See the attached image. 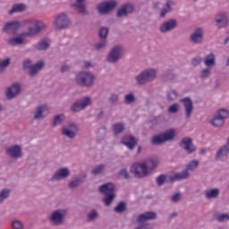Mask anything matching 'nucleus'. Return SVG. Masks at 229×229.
I'll return each instance as SVG.
<instances>
[{"instance_id": "nucleus-32", "label": "nucleus", "mask_w": 229, "mask_h": 229, "mask_svg": "<svg viewBox=\"0 0 229 229\" xmlns=\"http://www.w3.org/2000/svg\"><path fill=\"white\" fill-rule=\"evenodd\" d=\"M205 197L207 199H216V198H219V189L206 190Z\"/></svg>"}, {"instance_id": "nucleus-10", "label": "nucleus", "mask_w": 229, "mask_h": 229, "mask_svg": "<svg viewBox=\"0 0 229 229\" xmlns=\"http://www.w3.org/2000/svg\"><path fill=\"white\" fill-rule=\"evenodd\" d=\"M131 173L134 178H146L148 176L146 163H134L131 167Z\"/></svg>"}, {"instance_id": "nucleus-20", "label": "nucleus", "mask_w": 229, "mask_h": 229, "mask_svg": "<svg viewBox=\"0 0 229 229\" xmlns=\"http://www.w3.org/2000/svg\"><path fill=\"white\" fill-rule=\"evenodd\" d=\"M43 30H46V25H44V23L41 21V23L28 27L27 32H24L23 36L35 37V35H38V33H41Z\"/></svg>"}, {"instance_id": "nucleus-55", "label": "nucleus", "mask_w": 229, "mask_h": 229, "mask_svg": "<svg viewBox=\"0 0 229 229\" xmlns=\"http://www.w3.org/2000/svg\"><path fill=\"white\" fill-rule=\"evenodd\" d=\"M181 199H182V193L180 191L174 193L171 197L172 203H178V202H180Z\"/></svg>"}, {"instance_id": "nucleus-2", "label": "nucleus", "mask_w": 229, "mask_h": 229, "mask_svg": "<svg viewBox=\"0 0 229 229\" xmlns=\"http://www.w3.org/2000/svg\"><path fill=\"white\" fill-rule=\"evenodd\" d=\"M98 191L101 194H105V198L103 199V202L106 207H110L115 199V186L112 182H106L98 187Z\"/></svg>"}, {"instance_id": "nucleus-25", "label": "nucleus", "mask_w": 229, "mask_h": 229, "mask_svg": "<svg viewBox=\"0 0 229 229\" xmlns=\"http://www.w3.org/2000/svg\"><path fill=\"white\" fill-rule=\"evenodd\" d=\"M122 144L126 146L131 151H133V148L137 146V140H135L133 136H125L122 140Z\"/></svg>"}, {"instance_id": "nucleus-35", "label": "nucleus", "mask_w": 229, "mask_h": 229, "mask_svg": "<svg viewBox=\"0 0 229 229\" xmlns=\"http://www.w3.org/2000/svg\"><path fill=\"white\" fill-rule=\"evenodd\" d=\"M227 155H229V146L224 145L222 146L218 151L216 152V159L218 160V158H223V157H227Z\"/></svg>"}, {"instance_id": "nucleus-56", "label": "nucleus", "mask_w": 229, "mask_h": 229, "mask_svg": "<svg viewBox=\"0 0 229 229\" xmlns=\"http://www.w3.org/2000/svg\"><path fill=\"white\" fill-rule=\"evenodd\" d=\"M11 225L13 229H23L24 228V225H22V222H21L19 220L13 221Z\"/></svg>"}, {"instance_id": "nucleus-7", "label": "nucleus", "mask_w": 229, "mask_h": 229, "mask_svg": "<svg viewBox=\"0 0 229 229\" xmlns=\"http://www.w3.org/2000/svg\"><path fill=\"white\" fill-rule=\"evenodd\" d=\"M65 216H67V209H56L49 215L48 219L55 226H60L64 225Z\"/></svg>"}, {"instance_id": "nucleus-39", "label": "nucleus", "mask_w": 229, "mask_h": 229, "mask_svg": "<svg viewBox=\"0 0 229 229\" xmlns=\"http://www.w3.org/2000/svg\"><path fill=\"white\" fill-rule=\"evenodd\" d=\"M126 210H128V208H126V203L124 201L118 202L114 207V212H117V214H123L126 212Z\"/></svg>"}, {"instance_id": "nucleus-37", "label": "nucleus", "mask_w": 229, "mask_h": 229, "mask_svg": "<svg viewBox=\"0 0 229 229\" xmlns=\"http://www.w3.org/2000/svg\"><path fill=\"white\" fill-rule=\"evenodd\" d=\"M98 217H99V213L98 212L97 209H91L87 214V221H88V223H91L92 221H96Z\"/></svg>"}, {"instance_id": "nucleus-64", "label": "nucleus", "mask_w": 229, "mask_h": 229, "mask_svg": "<svg viewBox=\"0 0 229 229\" xmlns=\"http://www.w3.org/2000/svg\"><path fill=\"white\" fill-rule=\"evenodd\" d=\"M160 2H156V3H154V4H153V8H154V10H160Z\"/></svg>"}, {"instance_id": "nucleus-47", "label": "nucleus", "mask_w": 229, "mask_h": 229, "mask_svg": "<svg viewBox=\"0 0 229 229\" xmlns=\"http://www.w3.org/2000/svg\"><path fill=\"white\" fill-rule=\"evenodd\" d=\"M135 101H136L135 95L133 93H130L125 95L123 103L125 105H131L135 103Z\"/></svg>"}, {"instance_id": "nucleus-46", "label": "nucleus", "mask_w": 229, "mask_h": 229, "mask_svg": "<svg viewBox=\"0 0 229 229\" xmlns=\"http://www.w3.org/2000/svg\"><path fill=\"white\" fill-rule=\"evenodd\" d=\"M165 141L164 140V138L161 135H155L152 137V144L155 146H162Z\"/></svg>"}, {"instance_id": "nucleus-42", "label": "nucleus", "mask_w": 229, "mask_h": 229, "mask_svg": "<svg viewBox=\"0 0 229 229\" xmlns=\"http://www.w3.org/2000/svg\"><path fill=\"white\" fill-rule=\"evenodd\" d=\"M109 31L110 30L106 27L100 28V30L98 31V37H99L100 40H107L106 38H108Z\"/></svg>"}, {"instance_id": "nucleus-54", "label": "nucleus", "mask_w": 229, "mask_h": 229, "mask_svg": "<svg viewBox=\"0 0 229 229\" xmlns=\"http://www.w3.org/2000/svg\"><path fill=\"white\" fill-rule=\"evenodd\" d=\"M218 223H225V221H229L228 214L216 215Z\"/></svg>"}, {"instance_id": "nucleus-23", "label": "nucleus", "mask_w": 229, "mask_h": 229, "mask_svg": "<svg viewBox=\"0 0 229 229\" xmlns=\"http://www.w3.org/2000/svg\"><path fill=\"white\" fill-rule=\"evenodd\" d=\"M155 219H157V212L147 211L138 216L137 223H146V221H155Z\"/></svg>"}, {"instance_id": "nucleus-28", "label": "nucleus", "mask_w": 229, "mask_h": 229, "mask_svg": "<svg viewBox=\"0 0 229 229\" xmlns=\"http://www.w3.org/2000/svg\"><path fill=\"white\" fill-rule=\"evenodd\" d=\"M175 136L176 131H174V129H169L161 133V137H163V140H165V142H171V140H174Z\"/></svg>"}, {"instance_id": "nucleus-45", "label": "nucleus", "mask_w": 229, "mask_h": 229, "mask_svg": "<svg viewBox=\"0 0 229 229\" xmlns=\"http://www.w3.org/2000/svg\"><path fill=\"white\" fill-rule=\"evenodd\" d=\"M103 171H105V164H100L91 170V174L98 176V174H102Z\"/></svg>"}, {"instance_id": "nucleus-27", "label": "nucleus", "mask_w": 229, "mask_h": 229, "mask_svg": "<svg viewBox=\"0 0 229 229\" xmlns=\"http://www.w3.org/2000/svg\"><path fill=\"white\" fill-rule=\"evenodd\" d=\"M85 178H87L86 174L80 175V177L75 176L74 179L68 183L69 189H76V187H79L81 183H83V180H85Z\"/></svg>"}, {"instance_id": "nucleus-33", "label": "nucleus", "mask_w": 229, "mask_h": 229, "mask_svg": "<svg viewBox=\"0 0 229 229\" xmlns=\"http://www.w3.org/2000/svg\"><path fill=\"white\" fill-rule=\"evenodd\" d=\"M21 12H26V4H13L12 9L9 11V14L18 13Z\"/></svg>"}, {"instance_id": "nucleus-58", "label": "nucleus", "mask_w": 229, "mask_h": 229, "mask_svg": "<svg viewBox=\"0 0 229 229\" xmlns=\"http://www.w3.org/2000/svg\"><path fill=\"white\" fill-rule=\"evenodd\" d=\"M119 176H122V178H124V180H128L130 178V174H128V170L126 168H123L118 173Z\"/></svg>"}, {"instance_id": "nucleus-3", "label": "nucleus", "mask_w": 229, "mask_h": 229, "mask_svg": "<svg viewBox=\"0 0 229 229\" xmlns=\"http://www.w3.org/2000/svg\"><path fill=\"white\" fill-rule=\"evenodd\" d=\"M94 80H96V75L91 72H81L75 77V81L80 85V87H86L90 89L94 85Z\"/></svg>"}, {"instance_id": "nucleus-36", "label": "nucleus", "mask_w": 229, "mask_h": 229, "mask_svg": "<svg viewBox=\"0 0 229 229\" xmlns=\"http://www.w3.org/2000/svg\"><path fill=\"white\" fill-rule=\"evenodd\" d=\"M7 43L9 44V46H22V44H24V38L18 37V38H9V39L7 40Z\"/></svg>"}, {"instance_id": "nucleus-21", "label": "nucleus", "mask_w": 229, "mask_h": 229, "mask_svg": "<svg viewBox=\"0 0 229 229\" xmlns=\"http://www.w3.org/2000/svg\"><path fill=\"white\" fill-rule=\"evenodd\" d=\"M6 153L11 158H21L22 157V146L13 145L6 148Z\"/></svg>"}, {"instance_id": "nucleus-13", "label": "nucleus", "mask_w": 229, "mask_h": 229, "mask_svg": "<svg viewBox=\"0 0 229 229\" xmlns=\"http://www.w3.org/2000/svg\"><path fill=\"white\" fill-rule=\"evenodd\" d=\"M216 27L217 30H225L229 26V16L226 13L216 14L215 18Z\"/></svg>"}, {"instance_id": "nucleus-38", "label": "nucleus", "mask_w": 229, "mask_h": 229, "mask_svg": "<svg viewBox=\"0 0 229 229\" xmlns=\"http://www.w3.org/2000/svg\"><path fill=\"white\" fill-rule=\"evenodd\" d=\"M62 135L67 137V139H74V137H76V131H71V129L67 127H63Z\"/></svg>"}, {"instance_id": "nucleus-19", "label": "nucleus", "mask_w": 229, "mask_h": 229, "mask_svg": "<svg viewBox=\"0 0 229 229\" xmlns=\"http://www.w3.org/2000/svg\"><path fill=\"white\" fill-rule=\"evenodd\" d=\"M19 94H21V84L13 83L6 89L5 98L6 99H15Z\"/></svg>"}, {"instance_id": "nucleus-40", "label": "nucleus", "mask_w": 229, "mask_h": 229, "mask_svg": "<svg viewBox=\"0 0 229 229\" xmlns=\"http://www.w3.org/2000/svg\"><path fill=\"white\" fill-rule=\"evenodd\" d=\"M64 121H65V115L64 114H56L54 117V121L52 123L53 128H55V126H58V124H62V123H64Z\"/></svg>"}, {"instance_id": "nucleus-52", "label": "nucleus", "mask_w": 229, "mask_h": 229, "mask_svg": "<svg viewBox=\"0 0 229 229\" xmlns=\"http://www.w3.org/2000/svg\"><path fill=\"white\" fill-rule=\"evenodd\" d=\"M108 101L109 103H111V105H115V103L119 102V95L115 93H111L109 95Z\"/></svg>"}, {"instance_id": "nucleus-29", "label": "nucleus", "mask_w": 229, "mask_h": 229, "mask_svg": "<svg viewBox=\"0 0 229 229\" xmlns=\"http://www.w3.org/2000/svg\"><path fill=\"white\" fill-rule=\"evenodd\" d=\"M204 65H206V67L208 69H212V67L216 65V55L214 53L206 55V58L204 59Z\"/></svg>"}, {"instance_id": "nucleus-57", "label": "nucleus", "mask_w": 229, "mask_h": 229, "mask_svg": "<svg viewBox=\"0 0 229 229\" xmlns=\"http://www.w3.org/2000/svg\"><path fill=\"white\" fill-rule=\"evenodd\" d=\"M208 76H210V68L203 69L200 72V78L202 80H207V78H208Z\"/></svg>"}, {"instance_id": "nucleus-53", "label": "nucleus", "mask_w": 229, "mask_h": 229, "mask_svg": "<svg viewBox=\"0 0 229 229\" xmlns=\"http://www.w3.org/2000/svg\"><path fill=\"white\" fill-rule=\"evenodd\" d=\"M41 22L42 21H40L29 19V20H25L23 21V24H24V26H28V28H30V26H35L37 24H40Z\"/></svg>"}, {"instance_id": "nucleus-61", "label": "nucleus", "mask_w": 229, "mask_h": 229, "mask_svg": "<svg viewBox=\"0 0 229 229\" xmlns=\"http://www.w3.org/2000/svg\"><path fill=\"white\" fill-rule=\"evenodd\" d=\"M66 128H69V130H71L72 131H78V126H76V124H74L72 123H68V127H66Z\"/></svg>"}, {"instance_id": "nucleus-11", "label": "nucleus", "mask_w": 229, "mask_h": 229, "mask_svg": "<svg viewBox=\"0 0 229 229\" xmlns=\"http://www.w3.org/2000/svg\"><path fill=\"white\" fill-rule=\"evenodd\" d=\"M54 25L56 30H67L71 26V20H69L67 14L61 13L56 17Z\"/></svg>"}, {"instance_id": "nucleus-24", "label": "nucleus", "mask_w": 229, "mask_h": 229, "mask_svg": "<svg viewBox=\"0 0 229 229\" xmlns=\"http://www.w3.org/2000/svg\"><path fill=\"white\" fill-rule=\"evenodd\" d=\"M21 28V22L19 21H9L4 24L2 29L4 33H10V31H17Z\"/></svg>"}, {"instance_id": "nucleus-8", "label": "nucleus", "mask_w": 229, "mask_h": 229, "mask_svg": "<svg viewBox=\"0 0 229 229\" xmlns=\"http://www.w3.org/2000/svg\"><path fill=\"white\" fill-rule=\"evenodd\" d=\"M123 47L122 45H116L111 48L107 55L106 61L108 64H117L121 60V55H123Z\"/></svg>"}, {"instance_id": "nucleus-14", "label": "nucleus", "mask_w": 229, "mask_h": 229, "mask_svg": "<svg viewBox=\"0 0 229 229\" xmlns=\"http://www.w3.org/2000/svg\"><path fill=\"white\" fill-rule=\"evenodd\" d=\"M71 176V170L68 167H62L57 169L50 179V182H60Z\"/></svg>"}, {"instance_id": "nucleus-9", "label": "nucleus", "mask_w": 229, "mask_h": 229, "mask_svg": "<svg viewBox=\"0 0 229 229\" xmlns=\"http://www.w3.org/2000/svg\"><path fill=\"white\" fill-rule=\"evenodd\" d=\"M229 111L226 109H220L217 113V115H215L211 120V124L215 128H221L225 126V119H228Z\"/></svg>"}, {"instance_id": "nucleus-48", "label": "nucleus", "mask_w": 229, "mask_h": 229, "mask_svg": "<svg viewBox=\"0 0 229 229\" xmlns=\"http://www.w3.org/2000/svg\"><path fill=\"white\" fill-rule=\"evenodd\" d=\"M167 182V175L165 174H160L156 178V183L158 187H162L164 183Z\"/></svg>"}, {"instance_id": "nucleus-18", "label": "nucleus", "mask_w": 229, "mask_h": 229, "mask_svg": "<svg viewBox=\"0 0 229 229\" xmlns=\"http://www.w3.org/2000/svg\"><path fill=\"white\" fill-rule=\"evenodd\" d=\"M180 147L182 149H184L187 155H192V153H196V146L192 143V139L186 137L182 140L180 142Z\"/></svg>"}, {"instance_id": "nucleus-49", "label": "nucleus", "mask_w": 229, "mask_h": 229, "mask_svg": "<svg viewBox=\"0 0 229 229\" xmlns=\"http://www.w3.org/2000/svg\"><path fill=\"white\" fill-rule=\"evenodd\" d=\"M10 196V190L8 189H3L0 191V203H3L4 199H6Z\"/></svg>"}, {"instance_id": "nucleus-15", "label": "nucleus", "mask_w": 229, "mask_h": 229, "mask_svg": "<svg viewBox=\"0 0 229 229\" xmlns=\"http://www.w3.org/2000/svg\"><path fill=\"white\" fill-rule=\"evenodd\" d=\"M180 103H182L184 106L186 119H191V115H192L194 113V104L192 103V99L189 97H186L182 98Z\"/></svg>"}, {"instance_id": "nucleus-16", "label": "nucleus", "mask_w": 229, "mask_h": 229, "mask_svg": "<svg viewBox=\"0 0 229 229\" xmlns=\"http://www.w3.org/2000/svg\"><path fill=\"white\" fill-rule=\"evenodd\" d=\"M135 12V6L133 4L127 3L123 4L116 12V17H128V15H131Z\"/></svg>"}, {"instance_id": "nucleus-5", "label": "nucleus", "mask_w": 229, "mask_h": 229, "mask_svg": "<svg viewBox=\"0 0 229 229\" xmlns=\"http://www.w3.org/2000/svg\"><path fill=\"white\" fill-rule=\"evenodd\" d=\"M44 61H38L33 64V61L30 59H26L23 61L22 69L23 71H29V76L30 78H35V76L38 74V72L44 69Z\"/></svg>"}, {"instance_id": "nucleus-26", "label": "nucleus", "mask_w": 229, "mask_h": 229, "mask_svg": "<svg viewBox=\"0 0 229 229\" xmlns=\"http://www.w3.org/2000/svg\"><path fill=\"white\" fill-rule=\"evenodd\" d=\"M147 171V175L149 173H153L157 167H158V159L155 158H149L146 162H144Z\"/></svg>"}, {"instance_id": "nucleus-50", "label": "nucleus", "mask_w": 229, "mask_h": 229, "mask_svg": "<svg viewBox=\"0 0 229 229\" xmlns=\"http://www.w3.org/2000/svg\"><path fill=\"white\" fill-rule=\"evenodd\" d=\"M168 112L169 114H178V112H180V105L178 103L171 105L168 107Z\"/></svg>"}, {"instance_id": "nucleus-17", "label": "nucleus", "mask_w": 229, "mask_h": 229, "mask_svg": "<svg viewBox=\"0 0 229 229\" xmlns=\"http://www.w3.org/2000/svg\"><path fill=\"white\" fill-rule=\"evenodd\" d=\"M178 27V21L176 19H170L165 21H164L159 26V31L161 33H169V31H173V30H176Z\"/></svg>"}, {"instance_id": "nucleus-62", "label": "nucleus", "mask_w": 229, "mask_h": 229, "mask_svg": "<svg viewBox=\"0 0 229 229\" xmlns=\"http://www.w3.org/2000/svg\"><path fill=\"white\" fill-rule=\"evenodd\" d=\"M71 66L67 65V64H64L63 66H61V72H67V71H70Z\"/></svg>"}, {"instance_id": "nucleus-43", "label": "nucleus", "mask_w": 229, "mask_h": 229, "mask_svg": "<svg viewBox=\"0 0 229 229\" xmlns=\"http://www.w3.org/2000/svg\"><path fill=\"white\" fill-rule=\"evenodd\" d=\"M113 131L114 135H121L124 131V125L122 123H114L113 125Z\"/></svg>"}, {"instance_id": "nucleus-44", "label": "nucleus", "mask_w": 229, "mask_h": 229, "mask_svg": "<svg viewBox=\"0 0 229 229\" xmlns=\"http://www.w3.org/2000/svg\"><path fill=\"white\" fill-rule=\"evenodd\" d=\"M107 46H108V40L101 39V41L95 44L93 47L95 51H102V49L106 48Z\"/></svg>"}, {"instance_id": "nucleus-30", "label": "nucleus", "mask_w": 229, "mask_h": 229, "mask_svg": "<svg viewBox=\"0 0 229 229\" xmlns=\"http://www.w3.org/2000/svg\"><path fill=\"white\" fill-rule=\"evenodd\" d=\"M47 108V107L46 106H38L34 112L33 119H35L36 121L42 120V118L44 117V113L46 112Z\"/></svg>"}, {"instance_id": "nucleus-59", "label": "nucleus", "mask_w": 229, "mask_h": 229, "mask_svg": "<svg viewBox=\"0 0 229 229\" xmlns=\"http://www.w3.org/2000/svg\"><path fill=\"white\" fill-rule=\"evenodd\" d=\"M202 58L200 56H196L191 60V65L193 67H198V65H199L202 62Z\"/></svg>"}, {"instance_id": "nucleus-1", "label": "nucleus", "mask_w": 229, "mask_h": 229, "mask_svg": "<svg viewBox=\"0 0 229 229\" xmlns=\"http://www.w3.org/2000/svg\"><path fill=\"white\" fill-rule=\"evenodd\" d=\"M199 167V161L194 159L191 160L186 166L184 170H182L180 173H176L174 175H170L168 177V182L171 183H174V182H178V180H186V178H189L191 176V174L189 171H196V168Z\"/></svg>"}, {"instance_id": "nucleus-6", "label": "nucleus", "mask_w": 229, "mask_h": 229, "mask_svg": "<svg viewBox=\"0 0 229 229\" xmlns=\"http://www.w3.org/2000/svg\"><path fill=\"white\" fill-rule=\"evenodd\" d=\"M118 5L119 3L117 0L105 1L97 5V12L99 15H108V13H112Z\"/></svg>"}, {"instance_id": "nucleus-34", "label": "nucleus", "mask_w": 229, "mask_h": 229, "mask_svg": "<svg viewBox=\"0 0 229 229\" xmlns=\"http://www.w3.org/2000/svg\"><path fill=\"white\" fill-rule=\"evenodd\" d=\"M49 46H51V43L48 40H41L36 44L35 48L37 51H47Z\"/></svg>"}, {"instance_id": "nucleus-22", "label": "nucleus", "mask_w": 229, "mask_h": 229, "mask_svg": "<svg viewBox=\"0 0 229 229\" xmlns=\"http://www.w3.org/2000/svg\"><path fill=\"white\" fill-rule=\"evenodd\" d=\"M190 40L192 44H203V29L195 28L190 35Z\"/></svg>"}, {"instance_id": "nucleus-12", "label": "nucleus", "mask_w": 229, "mask_h": 229, "mask_svg": "<svg viewBox=\"0 0 229 229\" xmlns=\"http://www.w3.org/2000/svg\"><path fill=\"white\" fill-rule=\"evenodd\" d=\"M91 103H92V99H90L89 97H86L81 100H78L74 102L72 105L70 110L74 113L81 112V110H85L87 106H90Z\"/></svg>"}, {"instance_id": "nucleus-60", "label": "nucleus", "mask_w": 229, "mask_h": 229, "mask_svg": "<svg viewBox=\"0 0 229 229\" xmlns=\"http://www.w3.org/2000/svg\"><path fill=\"white\" fill-rule=\"evenodd\" d=\"M12 64V59L5 58L0 62V67H8Z\"/></svg>"}, {"instance_id": "nucleus-31", "label": "nucleus", "mask_w": 229, "mask_h": 229, "mask_svg": "<svg viewBox=\"0 0 229 229\" xmlns=\"http://www.w3.org/2000/svg\"><path fill=\"white\" fill-rule=\"evenodd\" d=\"M173 2L171 0H166L165 6L161 10L159 13V17L161 19H164V17H165L169 12H173V6H171Z\"/></svg>"}, {"instance_id": "nucleus-4", "label": "nucleus", "mask_w": 229, "mask_h": 229, "mask_svg": "<svg viewBox=\"0 0 229 229\" xmlns=\"http://www.w3.org/2000/svg\"><path fill=\"white\" fill-rule=\"evenodd\" d=\"M157 78V70L155 69H147L140 72L135 76L136 85L139 87L153 81Z\"/></svg>"}, {"instance_id": "nucleus-51", "label": "nucleus", "mask_w": 229, "mask_h": 229, "mask_svg": "<svg viewBox=\"0 0 229 229\" xmlns=\"http://www.w3.org/2000/svg\"><path fill=\"white\" fill-rule=\"evenodd\" d=\"M167 101H174L178 98V92L176 90H170L167 95Z\"/></svg>"}, {"instance_id": "nucleus-41", "label": "nucleus", "mask_w": 229, "mask_h": 229, "mask_svg": "<svg viewBox=\"0 0 229 229\" xmlns=\"http://www.w3.org/2000/svg\"><path fill=\"white\" fill-rule=\"evenodd\" d=\"M72 6L78 10L80 13L82 15H88L89 12H87V9L85 8V4H72Z\"/></svg>"}, {"instance_id": "nucleus-63", "label": "nucleus", "mask_w": 229, "mask_h": 229, "mask_svg": "<svg viewBox=\"0 0 229 229\" xmlns=\"http://www.w3.org/2000/svg\"><path fill=\"white\" fill-rule=\"evenodd\" d=\"M105 115V111L101 110L99 113L97 114V119H103Z\"/></svg>"}]
</instances>
